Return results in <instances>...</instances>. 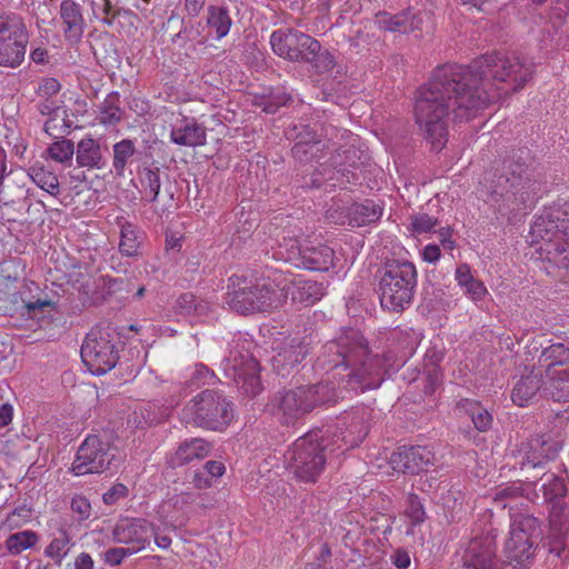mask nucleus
Returning a JSON list of instances; mask_svg holds the SVG:
<instances>
[{
  "instance_id": "nucleus-1",
  "label": "nucleus",
  "mask_w": 569,
  "mask_h": 569,
  "mask_svg": "<svg viewBox=\"0 0 569 569\" xmlns=\"http://www.w3.org/2000/svg\"><path fill=\"white\" fill-rule=\"evenodd\" d=\"M535 66L518 54H486L471 66L438 67L418 92L415 117L436 151L448 141L450 116L456 122L476 118L503 96L519 91L532 79Z\"/></svg>"
},
{
  "instance_id": "nucleus-2",
  "label": "nucleus",
  "mask_w": 569,
  "mask_h": 569,
  "mask_svg": "<svg viewBox=\"0 0 569 569\" xmlns=\"http://www.w3.org/2000/svg\"><path fill=\"white\" fill-rule=\"evenodd\" d=\"M498 183L501 188L499 193L511 211L526 210L535 204L540 188L528 149L512 150L505 158Z\"/></svg>"
},
{
  "instance_id": "nucleus-3",
  "label": "nucleus",
  "mask_w": 569,
  "mask_h": 569,
  "mask_svg": "<svg viewBox=\"0 0 569 569\" xmlns=\"http://www.w3.org/2000/svg\"><path fill=\"white\" fill-rule=\"evenodd\" d=\"M375 278L376 291L382 309L402 312L412 305L418 284V272L411 261L387 260L377 270Z\"/></svg>"
},
{
  "instance_id": "nucleus-4",
  "label": "nucleus",
  "mask_w": 569,
  "mask_h": 569,
  "mask_svg": "<svg viewBox=\"0 0 569 569\" xmlns=\"http://www.w3.org/2000/svg\"><path fill=\"white\" fill-rule=\"evenodd\" d=\"M232 418V402L221 392L211 389L199 392L182 409L186 423L206 430L222 431Z\"/></svg>"
},
{
  "instance_id": "nucleus-5",
  "label": "nucleus",
  "mask_w": 569,
  "mask_h": 569,
  "mask_svg": "<svg viewBox=\"0 0 569 569\" xmlns=\"http://www.w3.org/2000/svg\"><path fill=\"white\" fill-rule=\"evenodd\" d=\"M329 438L322 430H311L298 438L286 453L288 467L302 481H316L326 463Z\"/></svg>"
},
{
  "instance_id": "nucleus-6",
  "label": "nucleus",
  "mask_w": 569,
  "mask_h": 569,
  "mask_svg": "<svg viewBox=\"0 0 569 569\" xmlns=\"http://www.w3.org/2000/svg\"><path fill=\"white\" fill-rule=\"evenodd\" d=\"M288 299L284 286L270 278H262L254 283L228 292L227 303L239 315L269 311L281 307Z\"/></svg>"
},
{
  "instance_id": "nucleus-7",
  "label": "nucleus",
  "mask_w": 569,
  "mask_h": 569,
  "mask_svg": "<svg viewBox=\"0 0 569 569\" xmlns=\"http://www.w3.org/2000/svg\"><path fill=\"white\" fill-rule=\"evenodd\" d=\"M562 216L565 213L553 206L545 209L532 223L530 237L531 243L540 244L539 251L546 253L549 260L569 267V241L563 236L559 221Z\"/></svg>"
},
{
  "instance_id": "nucleus-8",
  "label": "nucleus",
  "mask_w": 569,
  "mask_h": 569,
  "mask_svg": "<svg viewBox=\"0 0 569 569\" xmlns=\"http://www.w3.org/2000/svg\"><path fill=\"white\" fill-rule=\"evenodd\" d=\"M542 533L540 522L532 516H520L510 527L503 547V569H522L533 556V546Z\"/></svg>"
},
{
  "instance_id": "nucleus-9",
  "label": "nucleus",
  "mask_w": 569,
  "mask_h": 569,
  "mask_svg": "<svg viewBox=\"0 0 569 569\" xmlns=\"http://www.w3.org/2000/svg\"><path fill=\"white\" fill-rule=\"evenodd\" d=\"M366 353L367 340L362 333L356 329H348L322 346L316 367L325 371L337 369L347 371L349 365L355 363Z\"/></svg>"
},
{
  "instance_id": "nucleus-10",
  "label": "nucleus",
  "mask_w": 569,
  "mask_h": 569,
  "mask_svg": "<svg viewBox=\"0 0 569 569\" xmlns=\"http://www.w3.org/2000/svg\"><path fill=\"white\" fill-rule=\"evenodd\" d=\"M389 359L386 356L371 355L367 346L365 357L348 366V372L341 377L340 385L346 391L355 393L377 389L385 380Z\"/></svg>"
},
{
  "instance_id": "nucleus-11",
  "label": "nucleus",
  "mask_w": 569,
  "mask_h": 569,
  "mask_svg": "<svg viewBox=\"0 0 569 569\" xmlns=\"http://www.w3.org/2000/svg\"><path fill=\"white\" fill-rule=\"evenodd\" d=\"M29 33L17 13L0 14V66L17 68L24 60Z\"/></svg>"
},
{
  "instance_id": "nucleus-12",
  "label": "nucleus",
  "mask_w": 569,
  "mask_h": 569,
  "mask_svg": "<svg viewBox=\"0 0 569 569\" xmlns=\"http://www.w3.org/2000/svg\"><path fill=\"white\" fill-rule=\"evenodd\" d=\"M81 359L92 375L101 376L113 369L119 360L112 335L92 329L81 346Z\"/></svg>"
},
{
  "instance_id": "nucleus-13",
  "label": "nucleus",
  "mask_w": 569,
  "mask_h": 569,
  "mask_svg": "<svg viewBox=\"0 0 569 569\" xmlns=\"http://www.w3.org/2000/svg\"><path fill=\"white\" fill-rule=\"evenodd\" d=\"M114 450L107 435H89L78 448L71 471L76 476L101 473L114 459Z\"/></svg>"
},
{
  "instance_id": "nucleus-14",
  "label": "nucleus",
  "mask_w": 569,
  "mask_h": 569,
  "mask_svg": "<svg viewBox=\"0 0 569 569\" xmlns=\"http://www.w3.org/2000/svg\"><path fill=\"white\" fill-rule=\"evenodd\" d=\"M238 347L239 343L230 347L229 355L222 361L223 371L243 393L254 397L261 390L259 362L247 350H239Z\"/></svg>"
},
{
  "instance_id": "nucleus-15",
  "label": "nucleus",
  "mask_w": 569,
  "mask_h": 569,
  "mask_svg": "<svg viewBox=\"0 0 569 569\" xmlns=\"http://www.w3.org/2000/svg\"><path fill=\"white\" fill-rule=\"evenodd\" d=\"M280 248H286V254L280 251L283 259L297 268L312 271H327L333 266L335 252L326 244H301L297 239H284Z\"/></svg>"
},
{
  "instance_id": "nucleus-16",
  "label": "nucleus",
  "mask_w": 569,
  "mask_h": 569,
  "mask_svg": "<svg viewBox=\"0 0 569 569\" xmlns=\"http://www.w3.org/2000/svg\"><path fill=\"white\" fill-rule=\"evenodd\" d=\"M496 537L492 531L473 537L465 549L463 566L467 569H503L496 555Z\"/></svg>"
},
{
  "instance_id": "nucleus-17",
  "label": "nucleus",
  "mask_w": 569,
  "mask_h": 569,
  "mask_svg": "<svg viewBox=\"0 0 569 569\" xmlns=\"http://www.w3.org/2000/svg\"><path fill=\"white\" fill-rule=\"evenodd\" d=\"M311 349V338L292 337L283 340L271 359L273 370L280 376H287L308 355Z\"/></svg>"
},
{
  "instance_id": "nucleus-18",
  "label": "nucleus",
  "mask_w": 569,
  "mask_h": 569,
  "mask_svg": "<svg viewBox=\"0 0 569 569\" xmlns=\"http://www.w3.org/2000/svg\"><path fill=\"white\" fill-rule=\"evenodd\" d=\"M306 391L301 387L277 393L269 403L272 413L277 415L283 425H290L310 412Z\"/></svg>"
},
{
  "instance_id": "nucleus-19",
  "label": "nucleus",
  "mask_w": 569,
  "mask_h": 569,
  "mask_svg": "<svg viewBox=\"0 0 569 569\" xmlns=\"http://www.w3.org/2000/svg\"><path fill=\"white\" fill-rule=\"evenodd\" d=\"M153 533L152 525L144 519L121 520L112 531L114 541L128 545L133 553L144 549Z\"/></svg>"
},
{
  "instance_id": "nucleus-20",
  "label": "nucleus",
  "mask_w": 569,
  "mask_h": 569,
  "mask_svg": "<svg viewBox=\"0 0 569 569\" xmlns=\"http://www.w3.org/2000/svg\"><path fill=\"white\" fill-rule=\"evenodd\" d=\"M560 450V443L548 435H537L531 437L520 447L522 455L521 468L528 466L531 468L541 467L545 462L553 460Z\"/></svg>"
},
{
  "instance_id": "nucleus-21",
  "label": "nucleus",
  "mask_w": 569,
  "mask_h": 569,
  "mask_svg": "<svg viewBox=\"0 0 569 569\" xmlns=\"http://www.w3.org/2000/svg\"><path fill=\"white\" fill-rule=\"evenodd\" d=\"M435 455L427 447H401L389 458L392 470L402 473H419L433 462Z\"/></svg>"
},
{
  "instance_id": "nucleus-22",
  "label": "nucleus",
  "mask_w": 569,
  "mask_h": 569,
  "mask_svg": "<svg viewBox=\"0 0 569 569\" xmlns=\"http://www.w3.org/2000/svg\"><path fill=\"white\" fill-rule=\"evenodd\" d=\"M298 50L302 59H297L295 62L309 63L319 73L329 72L336 66L335 57L327 49H322L317 39L307 33L300 32L298 36Z\"/></svg>"
},
{
  "instance_id": "nucleus-23",
  "label": "nucleus",
  "mask_w": 569,
  "mask_h": 569,
  "mask_svg": "<svg viewBox=\"0 0 569 569\" xmlns=\"http://www.w3.org/2000/svg\"><path fill=\"white\" fill-rule=\"evenodd\" d=\"M212 445L202 438H192L179 443L174 451L167 456V463L171 468H179L210 455Z\"/></svg>"
},
{
  "instance_id": "nucleus-24",
  "label": "nucleus",
  "mask_w": 569,
  "mask_h": 569,
  "mask_svg": "<svg viewBox=\"0 0 569 569\" xmlns=\"http://www.w3.org/2000/svg\"><path fill=\"white\" fill-rule=\"evenodd\" d=\"M59 13L66 40L71 44L79 43L86 28L81 6L73 0H63Z\"/></svg>"
},
{
  "instance_id": "nucleus-25",
  "label": "nucleus",
  "mask_w": 569,
  "mask_h": 569,
  "mask_svg": "<svg viewBox=\"0 0 569 569\" xmlns=\"http://www.w3.org/2000/svg\"><path fill=\"white\" fill-rule=\"evenodd\" d=\"M426 14H413L410 10H405L397 14L381 12L377 16V24L380 29L398 33H411L422 31L423 17Z\"/></svg>"
},
{
  "instance_id": "nucleus-26",
  "label": "nucleus",
  "mask_w": 569,
  "mask_h": 569,
  "mask_svg": "<svg viewBox=\"0 0 569 569\" xmlns=\"http://www.w3.org/2000/svg\"><path fill=\"white\" fill-rule=\"evenodd\" d=\"M170 140L183 147H199L207 142L206 128L193 118H182L171 129Z\"/></svg>"
},
{
  "instance_id": "nucleus-27",
  "label": "nucleus",
  "mask_w": 569,
  "mask_h": 569,
  "mask_svg": "<svg viewBox=\"0 0 569 569\" xmlns=\"http://www.w3.org/2000/svg\"><path fill=\"white\" fill-rule=\"evenodd\" d=\"M306 391V398L310 403V411H312L318 406L331 405L336 403L340 398H345L343 385L339 383V387H336L333 381H320L316 385L311 386H302Z\"/></svg>"
},
{
  "instance_id": "nucleus-28",
  "label": "nucleus",
  "mask_w": 569,
  "mask_h": 569,
  "mask_svg": "<svg viewBox=\"0 0 569 569\" xmlns=\"http://www.w3.org/2000/svg\"><path fill=\"white\" fill-rule=\"evenodd\" d=\"M301 31L295 29H278L270 36L272 51L280 58L295 62L302 59L298 50V36Z\"/></svg>"
},
{
  "instance_id": "nucleus-29",
  "label": "nucleus",
  "mask_w": 569,
  "mask_h": 569,
  "mask_svg": "<svg viewBox=\"0 0 569 569\" xmlns=\"http://www.w3.org/2000/svg\"><path fill=\"white\" fill-rule=\"evenodd\" d=\"M76 161L79 167L90 169H101L106 164L99 142L91 137H86L78 142Z\"/></svg>"
},
{
  "instance_id": "nucleus-30",
  "label": "nucleus",
  "mask_w": 569,
  "mask_h": 569,
  "mask_svg": "<svg viewBox=\"0 0 569 569\" xmlns=\"http://www.w3.org/2000/svg\"><path fill=\"white\" fill-rule=\"evenodd\" d=\"M542 385L541 373L531 370L528 375H523L515 385L511 399L519 407L527 406L540 390Z\"/></svg>"
},
{
  "instance_id": "nucleus-31",
  "label": "nucleus",
  "mask_w": 569,
  "mask_h": 569,
  "mask_svg": "<svg viewBox=\"0 0 569 569\" xmlns=\"http://www.w3.org/2000/svg\"><path fill=\"white\" fill-rule=\"evenodd\" d=\"M382 208L373 200L367 199L361 203H353L348 210L349 224L363 227L380 220Z\"/></svg>"
},
{
  "instance_id": "nucleus-32",
  "label": "nucleus",
  "mask_w": 569,
  "mask_h": 569,
  "mask_svg": "<svg viewBox=\"0 0 569 569\" xmlns=\"http://www.w3.org/2000/svg\"><path fill=\"white\" fill-rule=\"evenodd\" d=\"M546 393L558 402L569 401V367L560 370L548 371Z\"/></svg>"
},
{
  "instance_id": "nucleus-33",
  "label": "nucleus",
  "mask_w": 569,
  "mask_h": 569,
  "mask_svg": "<svg viewBox=\"0 0 569 569\" xmlns=\"http://www.w3.org/2000/svg\"><path fill=\"white\" fill-rule=\"evenodd\" d=\"M120 243L119 250L123 256L134 257L143 240V232L134 224L128 221L120 222Z\"/></svg>"
},
{
  "instance_id": "nucleus-34",
  "label": "nucleus",
  "mask_w": 569,
  "mask_h": 569,
  "mask_svg": "<svg viewBox=\"0 0 569 569\" xmlns=\"http://www.w3.org/2000/svg\"><path fill=\"white\" fill-rule=\"evenodd\" d=\"M539 363L548 371L560 370L562 366L569 367V347L563 343H552L541 351Z\"/></svg>"
},
{
  "instance_id": "nucleus-35",
  "label": "nucleus",
  "mask_w": 569,
  "mask_h": 569,
  "mask_svg": "<svg viewBox=\"0 0 569 569\" xmlns=\"http://www.w3.org/2000/svg\"><path fill=\"white\" fill-rule=\"evenodd\" d=\"M539 542L541 543V548L548 553L562 558L563 553L569 548V530L550 526L549 535L546 538L540 536V539H538V543Z\"/></svg>"
},
{
  "instance_id": "nucleus-36",
  "label": "nucleus",
  "mask_w": 569,
  "mask_h": 569,
  "mask_svg": "<svg viewBox=\"0 0 569 569\" xmlns=\"http://www.w3.org/2000/svg\"><path fill=\"white\" fill-rule=\"evenodd\" d=\"M207 26L214 31V38L220 40L224 38L232 26V19L229 10L220 6H209L207 9Z\"/></svg>"
},
{
  "instance_id": "nucleus-37",
  "label": "nucleus",
  "mask_w": 569,
  "mask_h": 569,
  "mask_svg": "<svg viewBox=\"0 0 569 569\" xmlns=\"http://www.w3.org/2000/svg\"><path fill=\"white\" fill-rule=\"evenodd\" d=\"M29 178L42 190L56 197L60 193V183L54 172L42 164H33L28 170Z\"/></svg>"
},
{
  "instance_id": "nucleus-38",
  "label": "nucleus",
  "mask_w": 569,
  "mask_h": 569,
  "mask_svg": "<svg viewBox=\"0 0 569 569\" xmlns=\"http://www.w3.org/2000/svg\"><path fill=\"white\" fill-rule=\"evenodd\" d=\"M459 406L470 417L477 430L485 432L491 428L492 417L479 402L462 399Z\"/></svg>"
},
{
  "instance_id": "nucleus-39",
  "label": "nucleus",
  "mask_w": 569,
  "mask_h": 569,
  "mask_svg": "<svg viewBox=\"0 0 569 569\" xmlns=\"http://www.w3.org/2000/svg\"><path fill=\"white\" fill-rule=\"evenodd\" d=\"M368 435V426L365 422L363 416L352 417L348 426L341 430V441L348 447L353 448L361 443Z\"/></svg>"
},
{
  "instance_id": "nucleus-40",
  "label": "nucleus",
  "mask_w": 569,
  "mask_h": 569,
  "mask_svg": "<svg viewBox=\"0 0 569 569\" xmlns=\"http://www.w3.org/2000/svg\"><path fill=\"white\" fill-rule=\"evenodd\" d=\"M323 297V287L321 283L312 280L298 281L295 284L292 299L306 305H312Z\"/></svg>"
},
{
  "instance_id": "nucleus-41",
  "label": "nucleus",
  "mask_w": 569,
  "mask_h": 569,
  "mask_svg": "<svg viewBox=\"0 0 569 569\" xmlns=\"http://www.w3.org/2000/svg\"><path fill=\"white\" fill-rule=\"evenodd\" d=\"M136 151V146L130 139H122L121 141L113 144L112 166L118 177H122L124 174L126 167Z\"/></svg>"
},
{
  "instance_id": "nucleus-42",
  "label": "nucleus",
  "mask_w": 569,
  "mask_h": 569,
  "mask_svg": "<svg viewBox=\"0 0 569 569\" xmlns=\"http://www.w3.org/2000/svg\"><path fill=\"white\" fill-rule=\"evenodd\" d=\"M49 157L59 163L70 167L72 164L73 154L76 152L74 143L66 138H60L48 148Z\"/></svg>"
},
{
  "instance_id": "nucleus-43",
  "label": "nucleus",
  "mask_w": 569,
  "mask_h": 569,
  "mask_svg": "<svg viewBox=\"0 0 569 569\" xmlns=\"http://www.w3.org/2000/svg\"><path fill=\"white\" fill-rule=\"evenodd\" d=\"M99 120L103 124H114L121 120L118 92H111L107 96L100 107Z\"/></svg>"
},
{
  "instance_id": "nucleus-44",
  "label": "nucleus",
  "mask_w": 569,
  "mask_h": 569,
  "mask_svg": "<svg viewBox=\"0 0 569 569\" xmlns=\"http://www.w3.org/2000/svg\"><path fill=\"white\" fill-rule=\"evenodd\" d=\"M38 541V535L30 530L12 533L8 537L6 545L10 553L19 555L23 550L33 547Z\"/></svg>"
},
{
  "instance_id": "nucleus-45",
  "label": "nucleus",
  "mask_w": 569,
  "mask_h": 569,
  "mask_svg": "<svg viewBox=\"0 0 569 569\" xmlns=\"http://www.w3.org/2000/svg\"><path fill=\"white\" fill-rule=\"evenodd\" d=\"M292 98L284 91L272 92L269 96L254 98L253 104L261 108L266 113H276L282 106H287Z\"/></svg>"
},
{
  "instance_id": "nucleus-46",
  "label": "nucleus",
  "mask_w": 569,
  "mask_h": 569,
  "mask_svg": "<svg viewBox=\"0 0 569 569\" xmlns=\"http://www.w3.org/2000/svg\"><path fill=\"white\" fill-rule=\"evenodd\" d=\"M70 540V536L67 533V531H60L59 537L52 539V541L46 548V556L53 559L56 565L60 566L62 559L67 556L69 551Z\"/></svg>"
},
{
  "instance_id": "nucleus-47",
  "label": "nucleus",
  "mask_w": 569,
  "mask_h": 569,
  "mask_svg": "<svg viewBox=\"0 0 569 569\" xmlns=\"http://www.w3.org/2000/svg\"><path fill=\"white\" fill-rule=\"evenodd\" d=\"M286 136L288 139L295 140V142L301 141L308 142L309 144H325L317 134L315 128L305 123L295 124L293 127L289 128L286 132Z\"/></svg>"
},
{
  "instance_id": "nucleus-48",
  "label": "nucleus",
  "mask_w": 569,
  "mask_h": 569,
  "mask_svg": "<svg viewBox=\"0 0 569 569\" xmlns=\"http://www.w3.org/2000/svg\"><path fill=\"white\" fill-rule=\"evenodd\" d=\"M541 489L545 498H565L567 495V485L562 477L555 475L541 478Z\"/></svg>"
},
{
  "instance_id": "nucleus-49",
  "label": "nucleus",
  "mask_w": 569,
  "mask_h": 569,
  "mask_svg": "<svg viewBox=\"0 0 569 569\" xmlns=\"http://www.w3.org/2000/svg\"><path fill=\"white\" fill-rule=\"evenodd\" d=\"M549 525L569 530V505L565 500H550Z\"/></svg>"
},
{
  "instance_id": "nucleus-50",
  "label": "nucleus",
  "mask_w": 569,
  "mask_h": 569,
  "mask_svg": "<svg viewBox=\"0 0 569 569\" xmlns=\"http://www.w3.org/2000/svg\"><path fill=\"white\" fill-rule=\"evenodd\" d=\"M141 184L149 201L154 202L158 199L161 187L159 169H144L141 177Z\"/></svg>"
},
{
  "instance_id": "nucleus-51",
  "label": "nucleus",
  "mask_w": 569,
  "mask_h": 569,
  "mask_svg": "<svg viewBox=\"0 0 569 569\" xmlns=\"http://www.w3.org/2000/svg\"><path fill=\"white\" fill-rule=\"evenodd\" d=\"M325 144H313L308 142H295L291 153L300 163H307L318 157Z\"/></svg>"
},
{
  "instance_id": "nucleus-52",
  "label": "nucleus",
  "mask_w": 569,
  "mask_h": 569,
  "mask_svg": "<svg viewBox=\"0 0 569 569\" xmlns=\"http://www.w3.org/2000/svg\"><path fill=\"white\" fill-rule=\"evenodd\" d=\"M411 230L413 233H426L431 231L438 223V220L433 217H430L427 213H418L412 216L411 218Z\"/></svg>"
},
{
  "instance_id": "nucleus-53",
  "label": "nucleus",
  "mask_w": 569,
  "mask_h": 569,
  "mask_svg": "<svg viewBox=\"0 0 569 569\" xmlns=\"http://www.w3.org/2000/svg\"><path fill=\"white\" fill-rule=\"evenodd\" d=\"M403 513L410 519L411 527L422 523L426 519V511L420 500H409Z\"/></svg>"
},
{
  "instance_id": "nucleus-54",
  "label": "nucleus",
  "mask_w": 569,
  "mask_h": 569,
  "mask_svg": "<svg viewBox=\"0 0 569 569\" xmlns=\"http://www.w3.org/2000/svg\"><path fill=\"white\" fill-rule=\"evenodd\" d=\"M131 555L134 553L127 547L110 548L104 552V561L110 566H118L126 557Z\"/></svg>"
},
{
  "instance_id": "nucleus-55",
  "label": "nucleus",
  "mask_w": 569,
  "mask_h": 569,
  "mask_svg": "<svg viewBox=\"0 0 569 569\" xmlns=\"http://www.w3.org/2000/svg\"><path fill=\"white\" fill-rule=\"evenodd\" d=\"M493 498H529V493L525 492L521 483H512L496 492Z\"/></svg>"
},
{
  "instance_id": "nucleus-56",
  "label": "nucleus",
  "mask_w": 569,
  "mask_h": 569,
  "mask_svg": "<svg viewBox=\"0 0 569 569\" xmlns=\"http://www.w3.org/2000/svg\"><path fill=\"white\" fill-rule=\"evenodd\" d=\"M465 293L473 301H478L485 297L487 289L480 280L475 278L465 287Z\"/></svg>"
},
{
  "instance_id": "nucleus-57",
  "label": "nucleus",
  "mask_w": 569,
  "mask_h": 569,
  "mask_svg": "<svg viewBox=\"0 0 569 569\" xmlns=\"http://www.w3.org/2000/svg\"><path fill=\"white\" fill-rule=\"evenodd\" d=\"M196 302V296L191 292L180 295L176 301V309L183 315H191Z\"/></svg>"
},
{
  "instance_id": "nucleus-58",
  "label": "nucleus",
  "mask_w": 569,
  "mask_h": 569,
  "mask_svg": "<svg viewBox=\"0 0 569 569\" xmlns=\"http://www.w3.org/2000/svg\"><path fill=\"white\" fill-rule=\"evenodd\" d=\"M71 510L78 513L79 521L88 519L91 515L90 500H71Z\"/></svg>"
},
{
  "instance_id": "nucleus-59",
  "label": "nucleus",
  "mask_w": 569,
  "mask_h": 569,
  "mask_svg": "<svg viewBox=\"0 0 569 569\" xmlns=\"http://www.w3.org/2000/svg\"><path fill=\"white\" fill-rule=\"evenodd\" d=\"M455 278L458 284L465 288L473 278L471 269L467 263H461L457 267Z\"/></svg>"
},
{
  "instance_id": "nucleus-60",
  "label": "nucleus",
  "mask_w": 569,
  "mask_h": 569,
  "mask_svg": "<svg viewBox=\"0 0 569 569\" xmlns=\"http://www.w3.org/2000/svg\"><path fill=\"white\" fill-rule=\"evenodd\" d=\"M204 473L210 476L213 480L220 478L224 473V465L221 461L209 460L203 466Z\"/></svg>"
},
{
  "instance_id": "nucleus-61",
  "label": "nucleus",
  "mask_w": 569,
  "mask_h": 569,
  "mask_svg": "<svg viewBox=\"0 0 569 569\" xmlns=\"http://www.w3.org/2000/svg\"><path fill=\"white\" fill-rule=\"evenodd\" d=\"M213 479L204 473V469L197 470L192 473V483L196 488L206 489L212 486Z\"/></svg>"
},
{
  "instance_id": "nucleus-62",
  "label": "nucleus",
  "mask_w": 569,
  "mask_h": 569,
  "mask_svg": "<svg viewBox=\"0 0 569 569\" xmlns=\"http://www.w3.org/2000/svg\"><path fill=\"white\" fill-rule=\"evenodd\" d=\"M214 373L204 365H197L193 373V379L200 383H210L213 380Z\"/></svg>"
},
{
  "instance_id": "nucleus-63",
  "label": "nucleus",
  "mask_w": 569,
  "mask_h": 569,
  "mask_svg": "<svg viewBox=\"0 0 569 569\" xmlns=\"http://www.w3.org/2000/svg\"><path fill=\"white\" fill-rule=\"evenodd\" d=\"M39 89L43 96H53L60 91L61 84L54 78H47V79H43Z\"/></svg>"
},
{
  "instance_id": "nucleus-64",
  "label": "nucleus",
  "mask_w": 569,
  "mask_h": 569,
  "mask_svg": "<svg viewBox=\"0 0 569 569\" xmlns=\"http://www.w3.org/2000/svg\"><path fill=\"white\" fill-rule=\"evenodd\" d=\"M391 558L398 569H408L411 562L409 552L403 549L396 550Z\"/></svg>"
}]
</instances>
